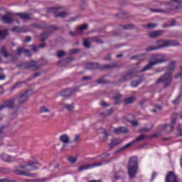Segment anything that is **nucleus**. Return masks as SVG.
I'll list each match as a JSON object with an SVG mask.
<instances>
[{"mask_svg": "<svg viewBox=\"0 0 182 182\" xmlns=\"http://www.w3.org/2000/svg\"><path fill=\"white\" fill-rule=\"evenodd\" d=\"M176 68V63L171 62L167 68V72L168 73H166L164 76L159 78L156 83H163L165 87H167L170 83H171V73H173V70Z\"/></svg>", "mask_w": 182, "mask_h": 182, "instance_id": "f257e3e1", "label": "nucleus"}, {"mask_svg": "<svg viewBox=\"0 0 182 182\" xmlns=\"http://www.w3.org/2000/svg\"><path fill=\"white\" fill-rule=\"evenodd\" d=\"M158 46H149L146 48V50L148 52H150V50H157V49H161V48H167L168 46H178L180 43L174 40H171V41H164V40H161L157 41Z\"/></svg>", "mask_w": 182, "mask_h": 182, "instance_id": "f03ea898", "label": "nucleus"}, {"mask_svg": "<svg viewBox=\"0 0 182 182\" xmlns=\"http://www.w3.org/2000/svg\"><path fill=\"white\" fill-rule=\"evenodd\" d=\"M164 62H167V58H166V55L164 54L156 55L154 57V59L149 61V64L145 66L141 72H146V70L151 69L152 66H156V65H159L160 63H164Z\"/></svg>", "mask_w": 182, "mask_h": 182, "instance_id": "7ed1b4c3", "label": "nucleus"}, {"mask_svg": "<svg viewBox=\"0 0 182 182\" xmlns=\"http://www.w3.org/2000/svg\"><path fill=\"white\" fill-rule=\"evenodd\" d=\"M137 173V158L135 156L132 157L129 159L128 165V174L130 178H134V177Z\"/></svg>", "mask_w": 182, "mask_h": 182, "instance_id": "20e7f679", "label": "nucleus"}, {"mask_svg": "<svg viewBox=\"0 0 182 182\" xmlns=\"http://www.w3.org/2000/svg\"><path fill=\"white\" fill-rule=\"evenodd\" d=\"M100 166H103V162H96L92 164L82 165L78 168V171L90 170V168H95V167H100Z\"/></svg>", "mask_w": 182, "mask_h": 182, "instance_id": "39448f33", "label": "nucleus"}, {"mask_svg": "<svg viewBox=\"0 0 182 182\" xmlns=\"http://www.w3.org/2000/svg\"><path fill=\"white\" fill-rule=\"evenodd\" d=\"M92 42H96V43H102V41H100L97 37H93L85 39L83 41V46L85 48H90V43Z\"/></svg>", "mask_w": 182, "mask_h": 182, "instance_id": "423d86ee", "label": "nucleus"}, {"mask_svg": "<svg viewBox=\"0 0 182 182\" xmlns=\"http://www.w3.org/2000/svg\"><path fill=\"white\" fill-rule=\"evenodd\" d=\"M30 96H32V90H28L19 97L18 103H26V102H28Z\"/></svg>", "mask_w": 182, "mask_h": 182, "instance_id": "0eeeda50", "label": "nucleus"}, {"mask_svg": "<svg viewBox=\"0 0 182 182\" xmlns=\"http://www.w3.org/2000/svg\"><path fill=\"white\" fill-rule=\"evenodd\" d=\"M86 29H87V24H83L77 28V31L70 32V35L71 36H77V35H82L83 31H86Z\"/></svg>", "mask_w": 182, "mask_h": 182, "instance_id": "6e6552de", "label": "nucleus"}, {"mask_svg": "<svg viewBox=\"0 0 182 182\" xmlns=\"http://www.w3.org/2000/svg\"><path fill=\"white\" fill-rule=\"evenodd\" d=\"M166 182H178V178L174 172L170 171L166 177Z\"/></svg>", "mask_w": 182, "mask_h": 182, "instance_id": "1a4fd4ad", "label": "nucleus"}, {"mask_svg": "<svg viewBox=\"0 0 182 182\" xmlns=\"http://www.w3.org/2000/svg\"><path fill=\"white\" fill-rule=\"evenodd\" d=\"M0 157L2 159V161H5L6 163H14V161L16 160L15 156H12L6 154H2Z\"/></svg>", "mask_w": 182, "mask_h": 182, "instance_id": "9d476101", "label": "nucleus"}, {"mask_svg": "<svg viewBox=\"0 0 182 182\" xmlns=\"http://www.w3.org/2000/svg\"><path fill=\"white\" fill-rule=\"evenodd\" d=\"M59 105L63 109H66L70 113H72L75 110V105L73 104L60 103Z\"/></svg>", "mask_w": 182, "mask_h": 182, "instance_id": "9b49d317", "label": "nucleus"}, {"mask_svg": "<svg viewBox=\"0 0 182 182\" xmlns=\"http://www.w3.org/2000/svg\"><path fill=\"white\" fill-rule=\"evenodd\" d=\"M172 9H181L182 1L181 0H171Z\"/></svg>", "mask_w": 182, "mask_h": 182, "instance_id": "f8f14e48", "label": "nucleus"}, {"mask_svg": "<svg viewBox=\"0 0 182 182\" xmlns=\"http://www.w3.org/2000/svg\"><path fill=\"white\" fill-rule=\"evenodd\" d=\"M174 124H176V119H172L171 124H165L163 126L164 129L167 132V133H170L174 127Z\"/></svg>", "mask_w": 182, "mask_h": 182, "instance_id": "ddd939ff", "label": "nucleus"}, {"mask_svg": "<svg viewBox=\"0 0 182 182\" xmlns=\"http://www.w3.org/2000/svg\"><path fill=\"white\" fill-rule=\"evenodd\" d=\"M40 113H49L50 114V117H53L54 114L50 111V109L46 106H42L39 109Z\"/></svg>", "mask_w": 182, "mask_h": 182, "instance_id": "4468645a", "label": "nucleus"}, {"mask_svg": "<svg viewBox=\"0 0 182 182\" xmlns=\"http://www.w3.org/2000/svg\"><path fill=\"white\" fill-rule=\"evenodd\" d=\"M37 164L38 162H35L33 164H28L27 166H26V170H28V171H33L35 170H38V166Z\"/></svg>", "mask_w": 182, "mask_h": 182, "instance_id": "2eb2a0df", "label": "nucleus"}, {"mask_svg": "<svg viewBox=\"0 0 182 182\" xmlns=\"http://www.w3.org/2000/svg\"><path fill=\"white\" fill-rule=\"evenodd\" d=\"M14 100H11L10 101H6L3 105H0V110H2L3 109H5V107H12L14 106Z\"/></svg>", "mask_w": 182, "mask_h": 182, "instance_id": "dca6fc26", "label": "nucleus"}, {"mask_svg": "<svg viewBox=\"0 0 182 182\" xmlns=\"http://www.w3.org/2000/svg\"><path fill=\"white\" fill-rule=\"evenodd\" d=\"M161 35H163V31H152L148 33L149 38H158V36H160Z\"/></svg>", "mask_w": 182, "mask_h": 182, "instance_id": "f3484780", "label": "nucleus"}, {"mask_svg": "<svg viewBox=\"0 0 182 182\" xmlns=\"http://www.w3.org/2000/svg\"><path fill=\"white\" fill-rule=\"evenodd\" d=\"M123 143L122 139H112L111 141V144L109 145V149H112L113 147H116L117 144H120Z\"/></svg>", "mask_w": 182, "mask_h": 182, "instance_id": "a211bd4d", "label": "nucleus"}, {"mask_svg": "<svg viewBox=\"0 0 182 182\" xmlns=\"http://www.w3.org/2000/svg\"><path fill=\"white\" fill-rule=\"evenodd\" d=\"M60 140L62 141V143H64V144H68V143H69V140H70V138H69L68 134H63L60 136Z\"/></svg>", "mask_w": 182, "mask_h": 182, "instance_id": "6ab92c4d", "label": "nucleus"}, {"mask_svg": "<svg viewBox=\"0 0 182 182\" xmlns=\"http://www.w3.org/2000/svg\"><path fill=\"white\" fill-rule=\"evenodd\" d=\"M27 53L28 56H31V51L28 50H23L22 48L19 47L17 48V55H21V53Z\"/></svg>", "mask_w": 182, "mask_h": 182, "instance_id": "aec40b11", "label": "nucleus"}, {"mask_svg": "<svg viewBox=\"0 0 182 182\" xmlns=\"http://www.w3.org/2000/svg\"><path fill=\"white\" fill-rule=\"evenodd\" d=\"M114 133H127V128L122 127L120 128H115L114 129Z\"/></svg>", "mask_w": 182, "mask_h": 182, "instance_id": "412c9836", "label": "nucleus"}, {"mask_svg": "<svg viewBox=\"0 0 182 182\" xmlns=\"http://www.w3.org/2000/svg\"><path fill=\"white\" fill-rule=\"evenodd\" d=\"M7 35H8L7 29L0 31V41H3V39H5L6 38Z\"/></svg>", "mask_w": 182, "mask_h": 182, "instance_id": "4be33fe9", "label": "nucleus"}, {"mask_svg": "<svg viewBox=\"0 0 182 182\" xmlns=\"http://www.w3.org/2000/svg\"><path fill=\"white\" fill-rule=\"evenodd\" d=\"M18 16L21 18V19H22L23 21H28V19H29V18H31L29 16V14H26V13H21L18 14Z\"/></svg>", "mask_w": 182, "mask_h": 182, "instance_id": "5701e85b", "label": "nucleus"}, {"mask_svg": "<svg viewBox=\"0 0 182 182\" xmlns=\"http://www.w3.org/2000/svg\"><path fill=\"white\" fill-rule=\"evenodd\" d=\"M2 21L4 22V23H11V22H12V20L11 19V18H9V16L6 15L2 17Z\"/></svg>", "mask_w": 182, "mask_h": 182, "instance_id": "b1692460", "label": "nucleus"}, {"mask_svg": "<svg viewBox=\"0 0 182 182\" xmlns=\"http://www.w3.org/2000/svg\"><path fill=\"white\" fill-rule=\"evenodd\" d=\"M0 53H1V55H3L4 58H8V56H9V54H8V51L6 50V48H5V47H2L0 49Z\"/></svg>", "mask_w": 182, "mask_h": 182, "instance_id": "393cba45", "label": "nucleus"}, {"mask_svg": "<svg viewBox=\"0 0 182 182\" xmlns=\"http://www.w3.org/2000/svg\"><path fill=\"white\" fill-rule=\"evenodd\" d=\"M135 143H136V141H132L125 144L124 146L120 148L119 151H122V150H124V149H127V148L130 147V146H133V144H134Z\"/></svg>", "mask_w": 182, "mask_h": 182, "instance_id": "a878e982", "label": "nucleus"}, {"mask_svg": "<svg viewBox=\"0 0 182 182\" xmlns=\"http://www.w3.org/2000/svg\"><path fill=\"white\" fill-rule=\"evenodd\" d=\"M134 102H136V98L133 97H130L125 99V103L127 105H129L130 103H133Z\"/></svg>", "mask_w": 182, "mask_h": 182, "instance_id": "bb28decb", "label": "nucleus"}, {"mask_svg": "<svg viewBox=\"0 0 182 182\" xmlns=\"http://www.w3.org/2000/svg\"><path fill=\"white\" fill-rule=\"evenodd\" d=\"M68 160L69 163H70V164H75V163L77 161V158L73 156H68Z\"/></svg>", "mask_w": 182, "mask_h": 182, "instance_id": "cd10ccee", "label": "nucleus"}, {"mask_svg": "<svg viewBox=\"0 0 182 182\" xmlns=\"http://www.w3.org/2000/svg\"><path fill=\"white\" fill-rule=\"evenodd\" d=\"M141 83V80L133 81L131 82V86L132 87H137V86H139V85H140Z\"/></svg>", "mask_w": 182, "mask_h": 182, "instance_id": "c85d7f7f", "label": "nucleus"}, {"mask_svg": "<svg viewBox=\"0 0 182 182\" xmlns=\"http://www.w3.org/2000/svg\"><path fill=\"white\" fill-rule=\"evenodd\" d=\"M133 76L131 75L130 73L127 74L121 80V82H126V80H129V79H132Z\"/></svg>", "mask_w": 182, "mask_h": 182, "instance_id": "c756f323", "label": "nucleus"}, {"mask_svg": "<svg viewBox=\"0 0 182 182\" xmlns=\"http://www.w3.org/2000/svg\"><path fill=\"white\" fill-rule=\"evenodd\" d=\"M48 36H49L48 33H43L41 36V39L43 42L44 41H46V39H48Z\"/></svg>", "mask_w": 182, "mask_h": 182, "instance_id": "7c9ffc66", "label": "nucleus"}, {"mask_svg": "<svg viewBox=\"0 0 182 182\" xmlns=\"http://www.w3.org/2000/svg\"><path fill=\"white\" fill-rule=\"evenodd\" d=\"M156 26H157V24H156V23H148V25H147V28H148L149 29H151V28H156Z\"/></svg>", "mask_w": 182, "mask_h": 182, "instance_id": "2f4dec72", "label": "nucleus"}, {"mask_svg": "<svg viewBox=\"0 0 182 182\" xmlns=\"http://www.w3.org/2000/svg\"><path fill=\"white\" fill-rule=\"evenodd\" d=\"M150 128H144L140 130V132H150V130H151V129H153V124H149Z\"/></svg>", "mask_w": 182, "mask_h": 182, "instance_id": "473e14b6", "label": "nucleus"}, {"mask_svg": "<svg viewBox=\"0 0 182 182\" xmlns=\"http://www.w3.org/2000/svg\"><path fill=\"white\" fill-rule=\"evenodd\" d=\"M12 32H17V33L22 32V29L20 27L16 26L12 29Z\"/></svg>", "mask_w": 182, "mask_h": 182, "instance_id": "72a5a7b5", "label": "nucleus"}, {"mask_svg": "<svg viewBox=\"0 0 182 182\" xmlns=\"http://www.w3.org/2000/svg\"><path fill=\"white\" fill-rule=\"evenodd\" d=\"M55 16H58L59 18H65V16H66V12L63 11L58 14H56Z\"/></svg>", "mask_w": 182, "mask_h": 182, "instance_id": "f704fd0d", "label": "nucleus"}, {"mask_svg": "<svg viewBox=\"0 0 182 182\" xmlns=\"http://www.w3.org/2000/svg\"><path fill=\"white\" fill-rule=\"evenodd\" d=\"M90 67H86V69H95V68H96V66H97V64L96 63H90L89 65Z\"/></svg>", "mask_w": 182, "mask_h": 182, "instance_id": "c9c22d12", "label": "nucleus"}, {"mask_svg": "<svg viewBox=\"0 0 182 182\" xmlns=\"http://www.w3.org/2000/svg\"><path fill=\"white\" fill-rule=\"evenodd\" d=\"M143 139H144V135H140L139 136L136 137L135 140H134V141H135V143H137V141H140V140H143Z\"/></svg>", "mask_w": 182, "mask_h": 182, "instance_id": "e433bc0d", "label": "nucleus"}, {"mask_svg": "<svg viewBox=\"0 0 182 182\" xmlns=\"http://www.w3.org/2000/svg\"><path fill=\"white\" fill-rule=\"evenodd\" d=\"M44 47H45V44L40 45L39 47L33 46V50L34 52H38V50L39 49V48H44Z\"/></svg>", "mask_w": 182, "mask_h": 182, "instance_id": "4c0bfd02", "label": "nucleus"}, {"mask_svg": "<svg viewBox=\"0 0 182 182\" xmlns=\"http://www.w3.org/2000/svg\"><path fill=\"white\" fill-rule=\"evenodd\" d=\"M65 55V52L63 50H60L57 53V57L58 58H62Z\"/></svg>", "mask_w": 182, "mask_h": 182, "instance_id": "58836bf2", "label": "nucleus"}, {"mask_svg": "<svg viewBox=\"0 0 182 182\" xmlns=\"http://www.w3.org/2000/svg\"><path fill=\"white\" fill-rule=\"evenodd\" d=\"M22 85V82H16L12 87L11 89H16V87H19Z\"/></svg>", "mask_w": 182, "mask_h": 182, "instance_id": "ea45409f", "label": "nucleus"}, {"mask_svg": "<svg viewBox=\"0 0 182 182\" xmlns=\"http://www.w3.org/2000/svg\"><path fill=\"white\" fill-rule=\"evenodd\" d=\"M36 65V63L35 61H31L28 63V68H33V66H35Z\"/></svg>", "mask_w": 182, "mask_h": 182, "instance_id": "a19ab883", "label": "nucleus"}, {"mask_svg": "<svg viewBox=\"0 0 182 182\" xmlns=\"http://www.w3.org/2000/svg\"><path fill=\"white\" fill-rule=\"evenodd\" d=\"M175 77L176 79H178V77L182 79V66L181 67V73L177 74Z\"/></svg>", "mask_w": 182, "mask_h": 182, "instance_id": "79ce46f5", "label": "nucleus"}, {"mask_svg": "<svg viewBox=\"0 0 182 182\" xmlns=\"http://www.w3.org/2000/svg\"><path fill=\"white\" fill-rule=\"evenodd\" d=\"M0 182H15V181L11 179L4 178V179H0Z\"/></svg>", "mask_w": 182, "mask_h": 182, "instance_id": "37998d69", "label": "nucleus"}, {"mask_svg": "<svg viewBox=\"0 0 182 182\" xmlns=\"http://www.w3.org/2000/svg\"><path fill=\"white\" fill-rule=\"evenodd\" d=\"M65 95H64V96H68V95H70V93H72V90H65Z\"/></svg>", "mask_w": 182, "mask_h": 182, "instance_id": "c03bdc74", "label": "nucleus"}, {"mask_svg": "<svg viewBox=\"0 0 182 182\" xmlns=\"http://www.w3.org/2000/svg\"><path fill=\"white\" fill-rule=\"evenodd\" d=\"M73 141H75V143H77V141H79V136L77 135H75L74 136Z\"/></svg>", "mask_w": 182, "mask_h": 182, "instance_id": "a18cd8bd", "label": "nucleus"}, {"mask_svg": "<svg viewBox=\"0 0 182 182\" xmlns=\"http://www.w3.org/2000/svg\"><path fill=\"white\" fill-rule=\"evenodd\" d=\"M150 11H151V12H163V11H161L160 9H151Z\"/></svg>", "mask_w": 182, "mask_h": 182, "instance_id": "49530a36", "label": "nucleus"}, {"mask_svg": "<svg viewBox=\"0 0 182 182\" xmlns=\"http://www.w3.org/2000/svg\"><path fill=\"white\" fill-rule=\"evenodd\" d=\"M113 112V109H111L109 110H107L106 112H105V114H112V112Z\"/></svg>", "mask_w": 182, "mask_h": 182, "instance_id": "de8ad7c7", "label": "nucleus"}, {"mask_svg": "<svg viewBox=\"0 0 182 182\" xmlns=\"http://www.w3.org/2000/svg\"><path fill=\"white\" fill-rule=\"evenodd\" d=\"M90 79H92V77L90 76L82 77L83 80H90Z\"/></svg>", "mask_w": 182, "mask_h": 182, "instance_id": "09e8293b", "label": "nucleus"}, {"mask_svg": "<svg viewBox=\"0 0 182 182\" xmlns=\"http://www.w3.org/2000/svg\"><path fill=\"white\" fill-rule=\"evenodd\" d=\"M156 176H157V173L154 172L152 174V177H151V181H153V180H154V177H156Z\"/></svg>", "mask_w": 182, "mask_h": 182, "instance_id": "8fccbe9b", "label": "nucleus"}, {"mask_svg": "<svg viewBox=\"0 0 182 182\" xmlns=\"http://www.w3.org/2000/svg\"><path fill=\"white\" fill-rule=\"evenodd\" d=\"M5 77H6L5 75H0V80H4Z\"/></svg>", "mask_w": 182, "mask_h": 182, "instance_id": "3c124183", "label": "nucleus"}, {"mask_svg": "<svg viewBox=\"0 0 182 182\" xmlns=\"http://www.w3.org/2000/svg\"><path fill=\"white\" fill-rule=\"evenodd\" d=\"M132 126H137L138 122H137V121H132Z\"/></svg>", "mask_w": 182, "mask_h": 182, "instance_id": "603ef678", "label": "nucleus"}, {"mask_svg": "<svg viewBox=\"0 0 182 182\" xmlns=\"http://www.w3.org/2000/svg\"><path fill=\"white\" fill-rule=\"evenodd\" d=\"M31 36H27L26 42H31Z\"/></svg>", "mask_w": 182, "mask_h": 182, "instance_id": "864d4df0", "label": "nucleus"}, {"mask_svg": "<svg viewBox=\"0 0 182 182\" xmlns=\"http://www.w3.org/2000/svg\"><path fill=\"white\" fill-rule=\"evenodd\" d=\"M4 129H5V127H4V126H1V127H0V134H1V133H4Z\"/></svg>", "mask_w": 182, "mask_h": 182, "instance_id": "5fc2aeb1", "label": "nucleus"}, {"mask_svg": "<svg viewBox=\"0 0 182 182\" xmlns=\"http://www.w3.org/2000/svg\"><path fill=\"white\" fill-rule=\"evenodd\" d=\"M106 69H112L113 68H114V66L112 65H105Z\"/></svg>", "mask_w": 182, "mask_h": 182, "instance_id": "6e6d98bb", "label": "nucleus"}, {"mask_svg": "<svg viewBox=\"0 0 182 182\" xmlns=\"http://www.w3.org/2000/svg\"><path fill=\"white\" fill-rule=\"evenodd\" d=\"M120 97H122V95H120L119 94H117V95L114 97V99H120Z\"/></svg>", "mask_w": 182, "mask_h": 182, "instance_id": "4d7b16f0", "label": "nucleus"}, {"mask_svg": "<svg viewBox=\"0 0 182 182\" xmlns=\"http://www.w3.org/2000/svg\"><path fill=\"white\" fill-rule=\"evenodd\" d=\"M178 102V97L176 98V100H174L173 101V103H174L175 105L177 104Z\"/></svg>", "mask_w": 182, "mask_h": 182, "instance_id": "13d9d810", "label": "nucleus"}, {"mask_svg": "<svg viewBox=\"0 0 182 182\" xmlns=\"http://www.w3.org/2000/svg\"><path fill=\"white\" fill-rule=\"evenodd\" d=\"M4 93V88L2 87H0V95H2Z\"/></svg>", "mask_w": 182, "mask_h": 182, "instance_id": "bf43d9fd", "label": "nucleus"}, {"mask_svg": "<svg viewBox=\"0 0 182 182\" xmlns=\"http://www.w3.org/2000/svg\"><path fill=\"white\" fill-rule=\"evenodd\" d=\"M101 106H107V104H106V102H102Z\"/></svg>", "mask_w": 182, "mask_h": 182, "instance_id": "052dcab7", "label": "nucleus"}, {"mask_svg": "<svg viewBox=\"0 0 182 182\" xmlns=\"http://www.w3.org/2000/svg\"><path fill=\"white\" fill-rule=\"evenodd\" d=\"M174 25H176V21H173L171 23V26H174Z\"/></svg>", "mask_w": 182, "mask_h": 182, "instance_id": "680f3d73", "label": "nucleus"}, {"mask_svg": "<svg viewBox=\"0 0 182 182\" xmlns=\"http://www.w3.org/2000/svg\"><path fill=\"white\" fill-rule=\"evenodd\" d=\"M90 182H101L100 180H92L90 181Z\"/></svg>", "mask_w": 182, "mask_h": 182, "instance_id": "e2e57ef3", "label": "nucleus"}, {"mask_svg": "<svg viewBox=\"0 0 182 182\" xmlns=\"http://www.w3.org/2000/svg\"><path fill=\"white\" fill-rule=\"evenodd\" d=\"M154 6H158L157 1H154Z\"/></svg>", "mask_w": 182, "mask_h": 182, "instance_id": "0e129e2a", "label": "nucleus"}, {"mask_svg": "<svg viewBox=\"0 0 182 182\" xmlns=\"http://www.w3.org/2000/svg\"><path fill=\"white\" fill-rule=\"evenodd\" d=\"M178 130L180 131L179 136H182V130H180V128H178Z\"/></svg>", "mask_w": 182, "mask_h": 182, "instance_id": "69168bd1", "label": "nucleus"}, {"mask_svg": "<svg viewBox=\"0 0 182 182\" xmlns=\"http://www.w3.org/2000/svg\"><path fill=\"white\" fill-rule=\"evenodd\" d=\"M105 59H106L107 60H109V59H110V55H107V57H105Z\"/></svg>", "mask_w": 182, "mask_h": 182, "instance_id": "338daca9", "label": "nucleus"}, {"mask_svg": "<svg viewBox=\"0 0 182 182\" xmlns=\"http://www.w3.org/2000/svg\"><path fill=\"white\" fill-rule=\"evenodd\" d=\"M70 53H76V50H73V51H71Z\"/></svg>", "mask_w": 182, "mask_h": 182, "instance_id": "774afa93", "label": "nucleus"}]
</instances>
